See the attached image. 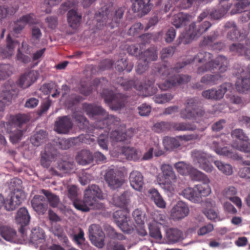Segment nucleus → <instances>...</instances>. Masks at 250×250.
<instances>
[{"instance_id": "obj_53", "label": "nucleus", "mask_w": 250, "mask_h": 250, "mask_svg": "<svg viewBox=\"0 0 250 250\" xmlns=\"http://www.w3.org/2000/svg\"><path fill=\"white\" fill-rule=\"evenodd\" d=\"M188 174L193 180L196 181H203L205 180V179H208L205 174L192 167H191Z\"/></svg>"}, {"instance_id": "obj_50", "label": "nucleus", "mask_w": 250, "mask_h": 250, "mask_svg": "<svg viewBox=\"0 0 250 250\" xmlns=\"http://www.w3.org/2000/svg\"><path fill=\"white\" fill-rule=\"evenodd\" d=\"M182 194L185 198L191 202L195 201L196 198L198 197V194L196 192L195 187L194 188H186L183 191Z\"/></svg>"}, {"instance_id": "obj_37", "label": "nucleus", "mask_w": 250, "mask_h": 250, "mask_svg": "<svg viewBox=\"0 0 250 250\" xmlns=\"http://www.w3.org/2000/svg\"><path fill=\"white\" fill-rule=\"evenodd\" d=\"M122 153L128 160H136L140 158L139 152L133 147H124L122 148Z\"/></svg>"}, {"instance_id": "obj_31", "label": "nucleus", "mask_w": 250, "mask_h": 250, "mask_svg": "<svg viewBox=\"0 0 250 250\" xmlns=\"http://www.w3.org/2000/svg\"><path fill=\"white\" fill-rule=\"evenodd\" d=\"M82 16L75 9L68 11L67 13V21L70 26L73 28H77L80 24Z\"/></svg>"}, {"instance_id": "obj_60", "label": "nucleus", "mask_w": 250, "mask_h": 250, "mask_svg": "<svg viewBox=\"0 0 250 250\" xmlns=\"http://www.w3.org/2000/svg\"><path fill=\"white\" fill-rule=\"evenodd\" d=\"M127 62L125 59H122L117 62L116 68L119 71H122L126 69V71L129 72L133 68V65L130 64L128 67L127 66Z\"/></svg>"}, {"instance_id": "obj_42", "label": "nucleus", "mask_w": 250, "mask_h": 250, "mask_svg": "<svg viewBox=\"0 0 250 250\" xmlns=\"http://www.w3.org/2000/svg\"><path fill=\"white\" fill-rule=\"evenodd\" d=\"M131 194L126 191L121 195L115 194L113 197V202L115 203H128L131 202Z\"/></svg>"}, {"instance_id": "obj_27", "label": "nucleus", "mask_w": 250, "mask_h": 250, "mask_svg": "<svg viewBox=\"0 0 250 250\" xmlns=\"http://www.w3.org/2000/svg\"><path fill=\"white\" fill-rule=\"evenodd\" d=\"M130 185L134 189L140 191L144 185L143 177L142 174L138 171L131 172L129 176Z\"/></svg>"}, {"instance_id": "obj_57", "label": "nucleus", "mask_w": 250, "mask_h": 250, "mask_svg": "<svg viewBox=\"0 0 250 250\" xmlns=\"http://www.w3.org/2000/svg\"><path fill=\"white\" fill-rule=\"evenodd\" d=\"M42 26L41 27H42ZM41 27L37 24L34 25L31 30V39L35 43L38 42L42 36V33L40 28Z\"/></svg>"}, {"instance_id": "obj_16", "label": "nucleus", "mask_w": 250, "mask_h": 250, "mask_svg": "<svg viewBox=\"0 0 250 250\" xmlns=\"http://www.w3.org/2000/svg\"><path fill=\"white\" fill-rule=\"evenodd\" d=\"M104 179L109 187L112 189L121 188L124 183L123 178L117 175L113 169H109L106 172Z\"/></svg>"}, {"instance_id": "obj_38", "label": "nucleus", "mask_w": 250, "mask_h": 250, "mask_svg": "<svg viewBox=\"0 0 250 250\" xmlns=\"http://www.w3.org/2000/svg\"><path fill=\"white\" fill-rule=\"evenodd\" d=\"M214 164L218 170L225 175H231L233 173V168L230 164L218 160L215 161Z\"/></svg>"}, {"instance_id": "obj_8", "label": "nucleus", "mask_w": 250, "mask_h": 250, "mask_svg": "<svg viewBox=\"0 0 250 250\" xmlns=\"http://www.w3.org/2000/svg\"><path fill=\"white\" fill-rule=\"evenodd\" d=\"M232 89V84L229 83H226L222 84L218 90L212 88L204 91L202 92V96L207 99L220 100L224 97L226 92L227 91L231 92Z\"/></svg>"}, {"instance_id": "obj_48", "label": "nucleus", "mask_w": 250, "mask_h": 250, "mask_svg": "<svg viewBox=\"0 0 250 250\" xmlns=\"http://www.w3.org/2000/svg\"><path fill=\"white\" fill-rule=\"evenodd\" d=\"M226 27L232 28L231 31L228 34V38L230 40H237L241 37L240 32L238 30L235 24L233 22H228L226 24Z\"/></svg>"}, {"instance_id": "obj_22", "label": "nucleus", "mask_w": 250, "mask_h": 250, "mask_svg": "<svg viewBox=\"0 0 250 250\" xmlns=\"http://www.w3.org/2000/svg\"><path fill=\"white\" fill-rule=\"evenodd\" d=\"M72 124L70 119L67 116L59 118L56 122L55 129L59 133H67L72 128Z\"/></svg>"}, {"instance_id": "obj_49", "label": "nucleus", "mask_w": 250, "mask_h": 250, "mask_svg": "<svg viewBox=\"0 0 250 250\" xmlns=\"http://www.w3.org/2000/svg\"><path fill=\"white\" fill-rule=\"evenodd\" d=\"M17 44V42L8 40L6 48L1 51L2 57L7 58L11 56L13 54Z\"/></svg>"}, {"instance_id": "obj_35", "label": "nucleus", "mask_w": 250, "mask_h": 250, "mask_svg": "<svg viewBox=\"0 0 250 250\" xmlns=\"http://www.w3.org/2000/svg\"><path fill=\"white\" fill-rule=\"evenodd\" d=\"M210 183L209 179H205V181H203V183L196 185L195 188L198 196L199 195L203 196H206L208 195L211 193V188L208 185Z\"/></svg>"}, {"instance_id": "obj_10", "label": "nucleus", "mask_w": 250, "mask_h": 250, "mask_svg": "<svg viewBox=\"0 0 250 250\" xmlns=\"http://www.w3.org/2000/svg\"><path fill=\"white\" fill-rule=\"evenodd\" d=\"M180 116L183 119H191L198 116H202L204 112L201 110L196 111L195 101L193 99H188L186 103V108L181 110Z\"/></svg>"}, {"instance_id": "obj_40", "label": "nucleus", "mask_w": 250, "mask_h": 250, "mask_svg": "<svg viewBox=\"0 0 250 250\" xmlns=\"http://www.w3.org/2000/svg\"><path fill=\"white\" fill-rule=\"evenodd\" d=\"M25 198V193L21 190L15 189L11 193L10 203H21Z\"/></svg>"}, {"instance_id": "obj_21", "label": "nucleus", "mask_w": 250, "mask_h": 250, "mask_svg": "<svg viewBox=\"0 0 250 250\" xmlns=\"http://www.w3.org/2000/svg\"><path fill=\"white\" fill-rule=\"evenodd\" d=\"M230 51L235 54L244 55L250 59V40L247 41L246 45L241 43H233L229 47Z\"/></svg>"}, {"instance_id": "obj_52", "label": "nucleus", "mask_w": 250, "mask_h": 250, "mask_svg": "<svg viewBox=\"0 0 250 250\" xmlns=\"http://www.w3.org/2000/svg\"><path fill=\"white\" fill-rule=\"evenodd\" d=\"M231 135L233 138H235L240 141L248 142L250 140L249 137L242 129H235L231 131Z\"/></svg>"}, {"instance_id": "obj_58", "label": "nucleus", "mask_w": 250, "mask_h": 250, "mask_svg": "<svg viewBox=\"0 0 250 250\" xmlns=\"http://www.w3.org/2000/svg\"><path fill=\"white\" fill-rule=\"evenodd\" d=\"M219 77L218 75H207L202 78L201 83L207 85H213Z\"/></svg>"}, {"instance_id": "obj_56", "label": "nucleus", "mask_w": 250, "mask_h": 250, "mask_svg": "<svg viewBox=\"0 0 250 250\" xmlns=\"http://www.w3.org/2000/svg\"><path fill=\"white\" fill-rule=\"evenodd\" d=\"M144 59L146 61L149 62L150 61H154L157 58V53L155 47H152L147 49L144 52Z\"/></svg>"}, {"instance_id": "obj_18", "label": "nucleus", "mask_w": 250, "mask_h": 250, "mask_svg": "<svg viewBox=\"0 0 250 250\" xmlns=\"http://www.w3.org/2000/svg\"><path fill=\"white\" fill-rule=\"evenodd\" d=\"M129 85L133 84V86L140 91L143 92V95L145 96H148L151 95L156 92L157 88L154 86V82L152 81H148L147 83H146L143 85L141 83L138 82H134L130 81L128 82Z\"/></svg>"}, {"instance_id": "obj_32", "label": "nucleus", "mask_w": 250, "mask_h": 250, "mask_svg": "<svg viewBox=\"0 0 250 250\" xmlns=\"http://www.w3.org/2000/svg\"><path fill=\"white\" fill-rule=\"evenodd\" d=\"M237 191L233 187H229L224 189L222 194L224 198L229 199L230 202L234 203H241V200L238 197L236 196Z\"/></svg>"}, {"instance_id": "obj_6", "label": "nucleus", "mask_w": 250, "mask_h": 250, "mask_svg": "<svg viewBox=\"0 0 250 250\" xmlns=\"http://www.w3.org/2000/svg\"><path fill=\"white\" fill-rule=\"evenodd\" d=\"M194 165L207 172H211L213 167L208 163L210 155L201 150H194L191 152Z\"/></svg>"}, {"instance_id": "obj_54", "label": "nucleus", "mask_w": 250, "mask_h": 250, "mask_svg": "<svg viewBox=\"0 0 250 250\" xmlns=\"http://www.w3.org/2000/svg\"><path fill=\"white\" fill-rule=\"evenodd\" d=\"M149 235L156 240L161 241L162 235L159 228L155 225L150 224L149 225Z\"/></svg>"}, {"instance_id": "obj_14", "label": "nucleus", "mask_w": 250, "mask_h": 250, "mask_svg": "<svg viewBox=\"0 0 250 250\" xmlns=\"http://www.w3.org/2000/svg\"><path fill=\"white\" fill-rule=\"evenodd\" d=\"M238 73L241 78L238 79L236 83L237 89L242 92L250 90V64L246 70L242 69L238 71Z\"/></svg>"}, {"instance_id": "obj_51", "label": "nucleus", "mask_w": 250, "mask_h": 250, "mask_svg": "<svg viewBox=\"0 0 250 250\" xmlns=\"http://www.w3.org/2000/svg\"><path fill=\"white\" fill-rule=\"evenodd\" d=\"M171 128L172 123L166 122L157 123L153 126V130L157 132L169 130Z\"/></svg>"}, {"instance_id": "obj_46", "label": "nucleus", "mask_w": 250, "mask_h": 250, "mask_svg": "<svg viewBox=\"0 0 250 250\" xmlns=\"http://www.w3.org/2000/svg\"><path fill=\"white\" fill-rule=\"evenodd\" d=\"M249 159L243 161V164L248 167H245L239 169V176L243 178L250 179V155L248 156Z\"/></svg>"}, {"instance_id": "obj_26", "label": "nucleus", "mask_w": 250, "mask_h": 250, "mask_svg": "<svg viewBox=\"0 0 250 250\" xmlns=\"http://www.w3.org/2000/svg\"><path fill=\"white\" fill-rule=\"evenodd\" d=\"M132 10L140 14H146L150 10L149 2L150 0H132Z\"/></svg>"}, {"instance_id": "obj_63", "label": "nucleus", "mask_w": 250, "mask_h": 250, "mask_svg": "<svg viewBox=\"0 0 250 250\" xmlns=\"http://www.w3.org/2000/svg\"><path fill=\"white\" fill-rule=\"evenodd\" d=\"M148 63L144 59H140L136 69L137 73L142 74L145 72L148 68Z\"/></svg>"}, {"instance_id": "obj_3", "label": "nucleus", "mask_w": 250, "mask_h": 250, "mask_svg": "<svg viewBox=\"0 0 250 250\" xmlns=\"http://www.w3.org/2000/svg\"><path fill=\"white\" fill-rule=\"evenodd\" d=\"M83 110L87 115L90 118L94 119L96 116H101L103 119V123L99 121L95 125L96 128H104L105 125L114 124L118 122V119L108 114L100 106L93 105L91 104H83Z\"/></svg>"}, {"instance_id": "obj_34", "label": "nucleus", "mask_w": 250, "mask_h": 250, "mask_svg": "<svg viewBox=\"0 0 250 250\" xmlns=\"http://www.w3.org/2000/svg\"><path fill=\"white\" fill-rule=\"evenodd\" d=\"M133 135V129L130 128L125 132L115 130L111 133V138L116 141H123L130 138Z\"/></svg>"}, {"instance_id": "obj_13", "label": "nucleus", "mask_w": 250, "mask_h": 250, "mask_svg": "<svg viewBox=\"0 0 250 250\" xmlns=\"http://www.w3.org/2000/svg\"><path fill=\"white\" fill-rule=\"evenodd\" d=\"M121 205L122 207H120V209L114 212L113 217L119 228L123 231H125V228L128 225L127 215L129 210L126 206V204Z\"/></svg>"}, {"instance_id": "obj_25", "label": "nucleus", "mask_w": 250, "mask_h": 250, "mask_svg": "<svg viewBox=\"0 0 250 250\" xmlns=\"http://www.w3.org/2000/svg\"><path fill=\"white\" fill-rule=\"evenodd\" d=\"M0 235L6 241L12 242L17 237L16 231L10 226L0 222Z\"/></svg>"}, {"instance_id": "obj_1", "label": "nucleus", "mask_w": 250, "mask_h": 250, "mask_svg": "<svg viewBox=\"0 0 250 250\" xmlns=\"http://www.w3.org/2000/svg\"><path fill=\"white\" fill-rule=\"evenodd\" d=\"M193 62L204 63L198 68L197 72L198 74L214 71L218 67L220 72L223 73L227 70L228 64V60L225 57L219 56L214 60L210 53L202 51L194 57L188 58L185 62L177 64L174 68L164 64L160 68L159 72L163 75L168 76L171 73L178 72V68H182L185 65L190 64Z\"/></svg>"}, {"instance_id": "obj_24", "label": "nucleus", "mask_w": 250, "mask_h": 250, "mask_svg": "<svg viewBox=\"0 0 250 250\" xmlns=\"http://www.w3.org/2000/svg\"><path fill=\"white\" fill-rule=\"evenodd\" d=\"M189 211L186 204H176L171 209V216L174 220H180L187 216Z\"/></svg>"}, {"instance_id": "obj_61", "label": "nucleus", "mask_w": 250, "mask_h": 250, "mask_svg": "<svg viewBox=\"0 0 250 250\" xmlns=\"http://www.w3.org/2000/svg\"><path fill=\"white\" fill-rule=\"evenodd\" d=\"M11 74V67L8 64L0 65V80H2Z\"/></svg>"}, {"instance_id": "obj_45", "label": "nucleus", "mask_w": 250, "mask_h": 250, "mask_svg": "<svg viewBox=\"0 0 250 250\" xmlns=\"http://www.w3.org/2000/svg\"><path fill=\"white\" fill-rule=\"evenodd\" d=\"M46 137V132L43 130H40L31 138V142L34 146H38L43 142Z\"/></svg>"}, {"instance_id": "obj_29", "label": "nucleus", "mask_w": 250, "mask_h": 250, "mask_svg": "<svg viewBox=\"0 0 250 250\" xmlns=\"http://www.w3.org/2000/svg\"><path fill=\"white\" fill-rule=\"evenodd\" d=\"M193 17L186 13H179L174 16L172 24L177 28H179L190 21Z\"/></svg>"}, {"instance_id": "obj_33", "label": "nucleus", "mask_w": 250, "mask_h": 250, "mask_svg": "<svg viewBox=\"0 0 250 250\" xmlns=\"http://www.w3.org/2000/svg\"><path fill=\"white\" fill-rule=\"evenodd\" d=\"M93 156L88 150H82L78 154L76 157L77 162L80 165H86L91 163Z\"/></svg>"}, {"instance_id": "obj_15", "label": "nucleus", "mask_w": 250, "mask_h": 250, "mask_svg": "<svg viewBox=\"0 0 250 250\" xmlns=\"http://www.w3.org/2000/svg\"><path fill=\"white\" fill-rule=\"evenodd\" d=\"M57 156L56 149L51 145H47L41 154V165L46 168H48L51 162L55 159Z\"/></svg>"}, {"instance_id": "obj_12", "label": "nucleus", "mask_w": 250, "mask_h": 250, "mask_svg": "<svg viewBox=\"0 0 250 250\" xmlns=\"http://www.w3.org/2000/svg\"><path fill=\"white\" fill-rule=\"evenodd\" d=\"M225 136L213 138L208 144L216 153L220 155L231 157L232 152L227 147H223L226 142Z\"/></svg>"}, {"instance_id": "obj_2", "label": "nucleus", "mask_w": 250, "mask_h": 250, "mask_svg": "<svg viewBox=\"0 0 250 250\" xmlns=\"http://www.w3.org/2000/svg\"><path fill=\"white\" fill-rule=\"evenodd\" d=\"M29 120L30 117L27 114H18L11 117L6 126L4 125L13 144L18 143L22 139L27 129L26 124Z\"/></svg>"}, {"instance_id": "obj_23", "label": "nucleus", "mask_w": 250, "mask_h": 250, "mask_svg": "<svg viewBox=\"0 0 250 250\" xmlns=\"http://www.w3.org/2000/svg\"><path fill=\"white\" fill-rule=\"evenodd\" d=\"M74 167L72 162L63 161L58 164L56 169L55 168H51L50 171L53 175L62 176L63 174L68 173L73 169Z\"/></svg>"}, {"instance_id": "obj_28", "label": "nucleus", "mask_w": 250, "mask_h": 250, "mask_svg": "<svg viewBox=\"0 0 250 250\" xmlns=\"http://www.w3.org/2000/svg\"><path fill=\"white\" fill-rule=\"evenodd\" d=\"M182 232L176 229L170 228L166 231L167 244H172L182 239Z\"/></svg>"}, {"instance_id": "obj_43", "label": "nucleus", "mask_w": 250, "mask_h": 250, "mask_svg": "<svg viewBox=\"0 0 250 250\" xmlns=\"http://www.w3.org/2000/svg\"><path fill=\"white\" fill-rule=\"evenodd\" d=\"M163 145L167 150H171L180 146V144L177 139L169 137H166L164 138Z\"/></svg>"}, {"instance_id": "obj_47", "label": "nucleus", "mask_w": 250, "mask_h": 250, "mask_svg": "<svg viewBox=\"0 0 250 250\" xmlns=\"http://www.w3.org/2000/svg\"><path fill=\"white\" fill-rule=\"evenodd\" d=\"M230 8V5H227L226 7H222L220 6L219 10H212L210 12V16L211 18L218 20L222 18Z\"/></svg>"}, {"instance_id": "obj_9", "label": "nucleus", "mask_w": 250, "mask_h": 250, "mask_svg": "<svg viewBox=\"0 0 250 250\" xmlns=\"http://www.w3.org/2000/svg\"><path fill=\"white\" fill-rule=\"evenodd\" d=\"M37 24L40 27L42 23L36 18L33 14H29L21 16L14 23L13 31L16 34L20 33L26 24Z\"/></svg>"}, {"instance_id": "obj_7", "label": "nucleus", "mask_w": 250, "mask_h": 250, "mask_svg": "<svg viewBox=\"0 0 250 250\" xmlns=\"http://www.w3.org/2000/svg\"><path fill=\"white\" fill-rule=\"evenodd\" d=\"M88 233L89 240L93 245L99 248L104 247L105 234L99 225H91L88 229Z\"/></svg>"}, {"instance_id": "obj_20", "label": "nucleus", "mask_w": 250, "mask_h": 250, "mask_svg": "<svg viewBox=\"0 0 250 250\" xmlns=\"http://www.w3.org/2000/svg\"><path fill=\"white\" fill-rule=\"evenodd\" d=\"M38 78V73L34 70H29L26 71L20 78L19 84L23 88L29 87L34 83Z\"/></svg>"}, {"instance_id": "obj_5", "label": "nucleus", "mask_w": 250, "mask_h": 250, "mask_svg": "<svg viewBox=\"0 0 250 250\" xmlns=\"http://www.w3.org/2000/svg\"><path fill=\"white\" fill-rule=\"evenodd\" d=\"M111 10L112 8H105L104 11L103 10L102 13L100 12L96 15V21L100 23L99 26L105 24L108 20L111 21L117 24L119 23L125 12L124 7L117 8L113 13H111Z\"/></svg>"}, {"instance_id": "obj_64", "label": "nucleus", "mask_w": 250, "mask_h": 250, "mask_svg": "<svg viewBox=\"0 0 250 250\" xmlns=\"http://www.w3.org/2000/svg\"><path fill=\"white\" fill-rule=\"evenodd\" d=\"M67 190L69 198L73 201V203H76L77 196V190L76 187L74 185L68 186L67 187Z\"/></svg>"}, {"instance_id": "obj_11", "label": "nucleus", "mask_w": 250, "mask_h": 250, "mask_svg": "<svg viewBox=\"0 0 250 250\" xmlns=\"http://www.w3.org/2000/svg\"><path fill=\"white\" fill-rule=\"evenodd\" d=\"M17 93L16 85L12 82L8 81L0 95V111L3 109L5 105L11 101Z\"/></svg>"}, {"instance_id": "obj_36", "label": "nucleus", "mask_w": 250, "mask_h": 250, "mask_svg": "<svg viewBox=\"0 0 250 250\" xmlns=\"http://www.w3.org/2000/svg\"><path fill=\"white\" fill-rule=\"evenodd\" d=\"M45 235L42 229H34L32 231L30 236V241L35 245H39L43 243L44 240Z\"/></svg>"}, {"instance_id": "obj_44", "label": "nucleus", "mask_w": 250, "mask_h": 250, "mask_svg": "<svg viewBox=\"0 0 250 250\" xmlns=\"http://www.w3.org/2000/svg\"><path fill=\"white\" fill-rule=\"evenodd\" d=\"M191 167L183 161L177 162L174 164V167L177 172L183 175L188 174Z\"/></svg>"}, {"instance_id": "obj_41", "label": "nucleus", "mask_w": 250, "mask_h": 250, "mask_svg": "<svg viewBox=\"0 0 250 250\" xmlns=\"http://www.w3.org/2000/svg\"><path fill=\"white\" fill-rule=\"evenodd\" d=\"M107 235L111 239V241H115L116 240H122L125 239L124 235L116 231L115 229L110 226H106L105 228Z\"/></svg>"}, {"instance_id": "obj_59", "label": "nucleus", "mask_w": 250, "mask_h": 250, "mask_svg": "<svg viewBox=\"0 0 250 250\" xmlns=\"http://www.w3.org/2000/svg\"><path fill=\"white\" fill-rule=\"evenodd\" d=\"M149 196L155 203H164V200L158 191L155 189H150Z\"/></svg>"}, {"instance_id": "obj_4", "label": "nucleus", "mask_w": 250, "mask_h": 250, "mask_svg": "<svg viewBox=\"0 0 250 250\" xmlns=\"http://www.w3.org/2000/svg\"><path fill=\"white\" fill-rule=\"evenodd\" d=\"M162 175L158 176L157 181L160 185L165 190L169 192L174 191L177 177L172 167L167 164H163L160 167Z\"/></svg>"}, {"instance_id": "obj_30", "label": "nucleus", "mask_w": 250, "mask_h": 250, "mask_svg": "<svg viewBox=\"0 0 250 250\" xmlns=\"http://www.w3.org/2000/svg\"><path fill=\"white\" fill-rule=\"evenodd\" d=\"M16 220L17 223L21 225L27 226L30 220V216L25 208H20L16 217Z\"/></svg>"}, {"instance_id": "obj_39", "label": "nucleus", "mask_w": 250, "mask_h": 250, "mask_svg": "<svg viewBox=\"0 0 250 250\" xmlns=\"http://www.w3.org/2000/svg\"><path fill=\"white\" fill-rule=\"evenodd\" d=\"M172 128L177 131H193L196 126L189 123L184 122L172 123Z\"/></svg>"}, {"instance_id": "obj_62", "label": "nucleus", "mask_w": 250, "mask_h": 250, "mask_svg": "<svg viewBox=\"0 0 250 250\" xmlns=\"http://www.w3.org/2000/svg\"><path fill=\"white\" fill-rule=\"evenodd\" d=\"M18 7H15L13 9L10 10L5 6L0 7V19H2L7 17L8 15H11L16 12Z\"/></svg>"}, {"instance_id": "obj_55", "label": "nucleus", "mask_w": 250, "mask_h": 250, "mask_svg": "<svg viewBox=\"0 0 250 250\" xmlns=\"http://www.w3.org/2000/svg\"><path fill=\"white\" fill-rule=\"evenodd\" d=\"M173 96L170 93H165L155 96L153 99L154 101L158 104H164L171 100Z\"/></svg>"}, {"instance_id": "obj_17", "label": "nucleus", "mask_w": 250, "mask_h": 250, "mask_svg": "<svg viewBox=\"0 0 250 250\" xmlns=\"http://www.w3.org/2000/svg\"><path fill=\"white\" fill-rule=\"evenodd\" d=\"M106 103H111L112 108L114 110L120 109L124 105V102L122 99H118L120 97L118 95H114L112 91L104 90L101 94Z\"/></svg>"}, {"instance_id": "obj_19", "label": "nucleus", "mask_w": 250, "mask_h": 250, "mask_svg": "<svg viewBox=\"0 0 250 250\" xmlns=\"http://www.w3.org/2000/svg\"><path fill=\"white\" fill-rule=\"evenodd\" d=\"M96 198L103 199V195L101 189L95 185L91 186L88 188L85 189L84 193V202L87 203L95 201Z\"/></svg>"}]
</instances>
